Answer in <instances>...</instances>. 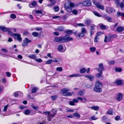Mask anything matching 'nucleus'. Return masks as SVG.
Segmentation results:
<instances>
[{"instance_id": "nucleus-44", "label": "nucleus", "mask_w": 124, "mask_h": 124, "mask_svg": "<svg viewBox=\"0 0 124 124\" xmlns=\"http://www.w3.org/2000/svg\"><path fill=\"white\" fill-rule=\"evenodd\" d=\"M90 49L91 51L92 52H93L95 51L96 50V48L95 47H91L90 48Z\"/></svg>"}, {"instance_id": "nucleus-42", "label": "nucleus", "mask_w": 124, "mask_h": 124, "mask_svg": "<svg viewBox=\"0 0 124 124\" xmlns=\"http://www.w3.org/2000/svg\"><path fill=\"white\" fill-rule=\"evenodd\" d=\"M93 13L95 15L99 17L101 16L96 11H93Z\"/></svg>"}, {"instance_id": "nucleus-2", "label": "nucleus", "mask_w": 124, "mask_h": 124, "mask_svg": "<svg viewBox=\"0 0 124 124\" xmlns=\"http://www.w3.org/2000/svg\"><path fill=\"white\" fill-rule=\"evenodd\" d=\"M57 110L53 109L52 110V113H51L49 112H44L43 113L48 114L47 118L48 121H51V119L56 114Z\"/></svg>"}, {"instance_id": "nucleus-17", "label": "nucleus", "mask_w": 124, "mask_h": 124, "mask_svg": "<svg viewBox=\"0 0 124 124\" xmlns=\"http://www.w3.org/2000/svg\"><path fill=\"white\" fill-rule=\"evenodd\" d=\"M0 29L1 31L4 32L8 31L10 30V28H6L5 27L2 26H0Z\"/></svg>"}, {"instance_id": "nucleus-41", "label": "nucleus", "mask_w": 124, "mask_h": 124, "mask_svg": "<svg viewBox=\"0 0 124 124\" xmlns=\"http://www.w3.org/2000/svg\"><path fill=\"white\" fill-rule=\"evenodd\" d=\"M107 114L110 115H113V114L112 110L111 109L108 110L107 112Z\"/></svg>"}, {"instance_id": "nucleus-26", "label": "nucleus", "mask_w": 124, "mask_h": 124, "mask_svg": "<svg viewBox=\"0 0 124 124\" xmlns=\"http://www.w3.org/2000/svg\"><path fill=\"white\" fill-rule=\"evenodd\" d=\"M117 85H121L123 84L122 81L121 80H117L116 82Z\"/></svg>"}, {"instance_id": "nucleus-18", "label": "nucleus", "mask_w": 124, "mask_h": 124, "mask_svg": "<svg viewBox=\"0 0 124 124\" xmlns=\"http://www.w3.org/2000/svg\"><path fill=\"white\" fill-rule=\"evenodd\" d=\"M117 100V101H121L122 98V96L121 93H119L116 96Z\"/></svg>"}, {"instance_id": "nucleus-57", "label": "nucleus", "mask_w": 124, "mask_h": 124, "mask_svg": "<svg viewBox=\"0 0 124 124\" xmlns=\"http://www.w3.org/2000/svg\"><path fill=\"white\" fill-rule=\"evenodd\" d=\"M35 60L37 62H42V59L40 58H39L38 59H36Z\"/></svg>"}, {"instance_id": "nucleus-13", "label": "nucleus", "mask_w": 124, "mask_h": 124, "mask_svg": "<svg viewBox=\"0 0 124 124\" xmlns=\"http://www.w3.org/2000/svg\"><path fill=\"white\" fill-rule=\"evenodd\" d=\"M95 5L98 8L101 9L103 10H104V6L99 3H96L95 4Z\"/></svg>"}, {"instance_id": "nucleus-36", "label": "nucleus", "mask_w": 124, "mask_h": 124, "mask_svg": "<svg viewBox=\"0 0 124 124\" xmlns=\"http://www.w3.org/2000/svg\"><path fill=\"white\" fill-rule=\"evenodd\" d=\"M32 35L34 37H37L38 36L39 34L37 32H34L32 33Z\"/></svg>"}, {"instance_id": "nucleus-20", "label": "nucleus", "mask_w": 124, "mask_h": 124, "mask_svg": "<svg viewBox=\"0 0 124 124\" xmlns=\"http://www.w3.org/2000/svg\"><path fill=\"white\" fill-rule=\"evenodd\" d=\"M85 77L89 79L91 81H93L94 79L93 76L92 75H85Z\"/></svg>"}, {"instance_id": "nucleus-62", "label": "nucleus", "mask_w": 124, "mask_h": 124, "mask_svg": "<svg viewBox=\"0 0 124 124\" xmlns=\"http://www.w3.org/2000/svg\"><path fill=\"white\" fill-rule=\"evenodd\" d=\"M6 74L7 76L10 77L11 75V74L9 72H6Z\"/></svg>"}, {"instance_id": "nucleus-21", "label": "nucleus", "mask_w": 124, "mask_h": 124, "mask_svg": "<svg viewBox=\"0 0 124 124\" xmlns=\"http://www.w3.org/2000/svg\"><path fill=\"white\" fill-rule=\"evenodd\" d=\"M99 25L100 28L102 30L107 29L108 28V27L106 25H104L102 24H100Z\"/></svg>"}, {"instance_id": "nucleus-35", "label": "nucleus", "mask_w": 124, "mask_h": 124, "mask_svg": "<svg viewBox=\"0 0 124 124\" xmlns=\"http://www.w3.org/2000/svg\"><path fill=\"white\" fill-rule=\"evenodd\" d=\"M57 29L60 31H62L64 30V28L63 27L60 26L58 27Z\"/></svg>"}, {"instance_id": "nucleus-11", "label": "nucleus", "mask_w": 124, "mask_h": 124, "mask_svg": "<svg viewBox=\"0 0 124 124\" xmlns=\"http://www.w3.org/2000/svg\"><path fill=\"white\" fill-rule=\"evenodd\" d=\"M106 11L108 13H110L113 12H115L116 10L112 8L108 7L106 8Z\"/></svg>"}, {"instance_id": "nucleus-46", "label": "nucleus", "mask_w": 124, "mask_h": 124, "mask_svg": "<svg viewBox=\"0 0 124 124\" xmlns=\"http://www.w3.org/2000/svg\"><path fill=\"white\" fill-rule=\"evenodd\" d=\"M91 119L92 120H95L97 119V118L94 115L91 117Z\"/></svg>"}, {"instance_id": "nucleus-37", "label": "nucleus", "mask_w": 124, "mask_h": 124, "mask_svg": "<svg viewBox=\"0 0 124 124\" xmlns=\"http://www.w3.org/2000/svg\"><path fill=\"white\" fill-rule=\"evenodd\" d=\"M65 32L67 34H72V31L70 30L66 31Z\"/></svg>"}, {"instance_id": "nucleus-55", "label": "nucleus", "mask_w": 124, "mask_h": 124, "mask_svg": "<svg viewBox=\"0 0 124 124\" xmlns=\"http://www.w3.org/2000/svg\"><path fill=\"white\" fill-rule=\"evenodd\" d=\"M69 6L71 8L73 7L74 6V4L73 3L70 2V3Z\"/></svg>"}, {"instance_id": "nucleus-43", "label": "nucleus", "mask_w": 124, "mask_h": 124, "mask_svg": "<svg viewBox=\"0 0 124 124\" xmlns=\"http://www.w3.org/2000/svg\"><path fill=\"white\" fill-rule=\"evenodd\" d=\"M115 70L116 72H121L122 70L121 68H116L115 69Z\"/></svg>"}, {"instance_id": "nucleus-33", "label": "nucleus", "mask_w": 124, "mask_h": 124, "mask_svg": "<svg viewBox=\"0 0 124 124\" xmlns=\"http://www.w3.org/2000/svg\"><path fill=\"white\" fill-rule=\"evenodd\" d=\"M86 71V70L85 68H83L81 69L80 70V72L81 73H85Z\"/></svg>"}, {"instance_id": "nucleus-48", "label": "nucleus", "mask_w": 124, "mask_h": 124, "mask_svg": "<svg viewBox=\"0 0 124 124\" xmlns=\"http://www.w3.org/2000/svg\"><path fill=\"white\" fill-rule=\"evenodd\" d=\"M10 17L12 19H15L16 18V16L14 14H12L10 15Z\"/></svg>"}, {"instance_id": "nucleus-40", "label": "nucleus", "mask_w": 124, "mask_h": 124, "mask_svg": "<svg viewBox=\"0 0 124 124\" xmlns=\"http://www.w3.org/2000/svg\"><path fill=\"white\" fill-rule=\"evenodd\" d=\"M38 89V88L36 87H35L33 88L31 90L32 92L33 93H35Z\"/></svg>"}, {"instance_id": "nucleus-29", "label": "nucleus", "mask_w": 124, "mask_h": 124, "mask_svg": "<svg viewBox=\"0 0 124 124\" xmlns=\"http://www.w3.org/2000/svg\"><path fill=\"white\" fill-rule=\"evenodd\" d=\"M104 17L108 21L110 22H111L112 19L109 16H107L106 15H104Z\"/></svg>"}, {"instance_id": "nucleus-31", "label": "nucleus", "mask_w": 124, "mask_h": 124, "mask_svg": "<svg viewBox=\"0 0 124 124\" xmlns=\"http://www.w3.org/2000/svg\"><path fill=\"white\" fill-rule=\"evenodd\" d=\"M117 15L118 16H121L124 17V13L121 12H117Z\"/></svg>"}, {"instance_id": "nucleus-53", "label": "nucleus", "mask_w": 124, "mask_h": 124, "mask_svg": "<svg viewBox=\"0 0 124 124\" xmlns=\"http://www.w3.org/2000/svg\"><path fill=\"white\" fill-rule=\"evenodd\" d=\"M57 97V95H54L52 96L51 97V98L53 100H54L56 99Z\"/></svg>"}, {"instance_id": "nucleus-12", "label": "nucleus", "mask_w": 124, "mask_h": 124, "mask_svg": "<svg viewBox=\"0 0 124 124\" xmlns=\"http://www.w3.org/2000/svg\"><path fill=\"white\" fill-rule=\"evenodd\" d=\"M95 26L94 25H92L90 26V35L91 36L94 33V27Z\"/></svg>"}, {"instance_id": "nucleus-47", "label": "nucleus", "mask_w": 124, "mask_h": 124, "mask_svg": "<svg viewBox=\"0 0 124 124\" xmlns=\"http://www.w3.org/2000/svg\"><path fill=\"white\" fill-rule=\"evenodd\" d=\"M52 60H49L47 61L46 62V64H50L52 63Z\"/></svg>"}, {"instance_id": "nucleus-19", "label": "nucleus", "mask_w": 124, "mask_h": 124, "mask_svg": "<svg viewBox=\"0 0 124 124\" xmlns=\"http://www.w3.org/2000/svg\"><path fill=\"white\" fill-rule=\"evenodd\" d=\"M65 8L67 12H71L72 11V8L69 6H66V5H65Z\"/></svg>"}, {"instance_id": "nucleus-64", "label": "nucleus", "mask_w": 124, "mask_h": 124, "mask_svg": "<svg viewBox=\"0 0 124 124\" xmlns=\"http://www.w3.org/2000/svg\"><path fill=\"white\" fill-rule=\"evenodd\" d=\"M120 117L119 116H117L115 117V119L117 121L119 120L120 119Z\"/></svg>"}, {"instance_id": "nucleus-50", "label": "nucleus", "mask_w": 124, "mask_h": 124, "mask_svg": "<svg viewBox=\"0 0 124 124\" xmlns=\"http://www.w3.org/2000/svg\"><path fill=\"white\" fill-rule=\"evenodd\" d=\"M54 10L55 11H57L59 10V8L57 6H55L54 8Z\"/></svg>"}, {"instance_id": "nucleus-38", "label": "nucleus", "mask_w": 124, "mask_h": 124, "mask_svg": "<svg viewBox=\"0 0 124 124\" xmlns=\"http://www.w3.org/2000/svg\"><path fill=\"white\" fill-rule=\"evenodd\" d=\"M85 23L87 24H89L91 23V20L89 19H86L85 20Z\"/></svg>"}, {"instance_id": "nucleus-30", "label": "nucleus", "mask_w": 124, "mask_h": 124, "mask_svg": "<svg viewBox=\"0 0 124 124\" xmlns=\"http://www.w3.org/2000/svg\"><path fill=\"white\" fill-rule=\"evenodd\" d=\"M90 108L92 109H93L95 110H97L99 109V107L98 106H95L90 107Z\"/></svg>"}, {"instance_id": "nucleus-1", "label": "nucleus", "mask_w": 124, "mask_h": 124, "mask_svg": "<svg viewBox=\"0 0 124 124\" xmlns=\"http://www.w3.org/2000/svg\"><path fill=\"white\" fill-rule=\"evenodd\" d=\"M102 84L100 81H96L94 87L93 88V91L95 92L101 93L102 91L101 87Z\"/></svg>"}, {"instance_id": "nucleus-9", "label": "nucleus", "mask_w": 124, "mask_h": 124, "mask_svg": "<svg viewBox=\"0 0 124 124\" xmlns=\"http://www.w3.org/2000/svg\"><path fill=\"white\" fill-rule=\"evenodd\" d=\"M91 2L89 0H86L84 1L82 3V5L85 6H89L91 5Z\"/></svg>"}, {"instance_id": "nucleus-7", "label": "nucleus", "mask_w": 124, "mask_h": 124, "mask_svg": "<svg viewBox=\"0 0 124 124\" xmlns=\"http://www.w3.org/2000/svg\"><path fill=\"white\" fill-rule=\"evenodd\" d=\"M42 10H34L33 11L32 13L33 14H34L35 15L39 16L40 15H41V16H42L41 15L42 14Z\"/></svg>"}, {"instance_id": "nucleus-28", "label": "nucleus", "mask_w": 124, "mask_h": 124, "mask_svg": "<svg viewBox=\"0 0 124 124\" xmlns=\"http://www.w3.org/2000/svg\"><path fill=\"white\" fill-rule=\"evenodd\" d=\"M84 93V90H82L79 92L77 93V95L78 96H82L83 95Z\"/></svg>"}, {"instance_id": "nucleus-16", "label": "nucleus", "mask_w": 124, "mask_h": 124, "mask_svg": "<svg viewBox=\"0 0 124 124\" xmlns=\"http://www.w3.org/2000/svg\"><path fill=\"white\" fill-rule=\"evenodd\" d=\"M37 5V2L36 1H34L31 3L29 4V6L31 8H32L36 6Z\"/></svg>"}, {"instance_id": "nucleus-32", "label": "nucleus", "mask_w": 124, "mask_h": 124, "mask_svg": "<svg viewBox=\"0 0 124 124\" xmlns=\"http://www.w3.org/2000/svg\"><path fill=\"white\" fill-rule=\"evenodd\" d=\"M100 73H98L96 75V77L97 78L101 77L102 74V71H99Z\"/></svg>"}, {"instance_id": "nucleus-51", "label": "nucleus", "mask_w": 124, "mask_h": 124, "mask_svg": "<svg viewBox=\"0 0 124 124\" xmlns=\"http://www.w3.org/2000/svg\"><path fill=\"white\" fill-rule=\"evenodd\" d=\"M69 104L71 106H74L75 105V103L73 100L71 101H69Z\"/></svg>"}, {"instance_id": "nucleus-54", "label": "nucleus", "mask_w": 124, "mask_h": 124, "mask_svg": "<svg viewBox=\"0 0 124 124\" xmlns=\"http://www.w3.org/2000/svg\"><path fill=\"white\" fill-rule=\"evenodd\" d=\"M77 25L80 27H84L85 26V25L82 23H79L77 24Z\"/></svg>"}, {"instance_id": "nucleus-8", "label": "nucleus", "mask_w": 124, "mask_h": 124, "mask_svg": "<svg viewBox=\"0 0 124 124\" xmlns=\"http://www.w3.org/2000/svg\"><path fill=\"white\" fill-rule=\"evenodd\" d=\"M23 113L26 115H28L30 114L31 115H32L35 114V112L32 111H31L29 109H27L24 111L23 112Z\"/></svg>"}, {"instance_id": "nucleus-49", "label": "nucleus", "mask_w": 124, "mask_h": 124, "mask_svg": "<svg viewBox=\"0 0 124 124\" xmlns=\"http://www.w3.org/2000/svg\"><path fill=\"white\" fill-rule=\"evenodd\" d=\"M8 105H7L5 106H4V108L3 110V111L4 112H5L6 111L8 108Z\"/></svg>"}, {"instance_id": "nucleus-56", "label": "nucleus", "mask_w": 124, "mask_h": 124, "mask_svg": "<svg viewBox=\"0 0 124 124\" xmlns=\"http://www.w3.org/2000/svg\"><path fill=\"white\" fill-rule=\"evenodd\" d=\"M73 13L75 15H77L78 13V11L76 10L75 9L73 10L72 11Z\"/></svg>"}, {"instance_id": "nucleus-5", "label": "nucleus", "mask_w": 124, "mask_h": 124, "mask_svg": "<svg viewBox=\"0 0 124 124\" xmlns=\"http://www.w3.org/2000/svg\"><path fill=\"white\" fill-rule=\"evenodd\" d=\"M86 31L85 28L84 27L81 28V31L80 33H78L77 36L78 37L81 38L84 36V34L86 33Z\"/></svg>"}, {"instance_id": "nucleus-34", "label": "nucleus", "mask_w": 124, "mask_h": 124, "mask_svg": "<svg viewBox=\"0 0 124 124\" xmlns=\"http://www.w3.org/2000/svg\"><path fill=\"white\" fill-rule=\"evenodd\" d=\"M80 76V75L79 74H74L72 75H70L69 76V77H79Z\"/></svg>"}, {"instance_id": "nucleus-3", "label": "nucleus", "mask_w": 124, "mask_h": 124, "mask_svg": "<svg viewBox=\"0 0 124 124\" xmlns=\"http://www.w3.org/2000/svg\"><path fill=\"white\" fill-rule=\"evenodd\" d=\"M10 31H11L10 30L8 31V33L9 35L11 36H14L15 37V38L17 39L19 41H22V39L20 37L21 35L20 34L17 33L13 34V33Z\"/></svg>"}, {"instance_id": "nucleus-60", "label": "nucleus", "mask_w": 124, "mask_h": 124, "mask_svg": "<svg viewBox=\"0 0 124 124\" xmlns=\"http://www.w3.org/2000/svg\"><path fill=\"white\" fill-rule=\"evenodd\" d=\"M99 38L98 37V36H96L95 38L94 39V41L95 42H97L98 41Z\"/></svg>"}, {"instance_id": "nucleus-63", "label": "nucleus", "mask_w": 124, "mask_h": 124, "mask_svg": "<svg viewBox=\"0 0 124 124\" xmlns=\"http://www.w3.org/2000/svg\"><path fill=\"white\" fill-rule=\"evenodd\" d=\"M120 7L121 8H123L124 7V4L123 3H121L119 4Z\"/></svg>"}, {"instance_id": "nucleus-15", "label": "nucleus", "mask_w": 124, "mask_h": 124, "mask_svg": "<svg viewBox=\"0 0 124 124\" xmlns=\"http://www.w3.org/2000/svg\"><path fill=\"white\" fill-rule=\"evenodd\" d=\"M99 67L100 68H96V69H97L98 71H102L104 69L103 65L102 63H100L99 65Z\"/></svg>"}, {"instance_id": "nucleus-6", "label": "nucleus", "mask_w": 124, "mask_h": 124, "mask_svg": "<svg viewBox=\"0 0 124 124\" xmlns=\"http://www.w3.org/2000/svg\"><path fill=\"white\" fill-rule=\"evenodd\" d=\"M63 37H56L54 39V41L56 42L63 43Z\"/></svg>"}, {"instance_id": "nucleus-24", "label": "nucleus", "mask_w": 124, "mask_h": 124, "mask_svg": "<svg viewBox=\"0 0 124 124\" xmlns=\"http://www.w3.org/2000/svg\"><path fill=\"white\" fill-rule=\"evenodd\" d=\"M63 48V46L62 45H59L57 49L58 51L60 52H63L64 51H63L62 52Z\"/></svg>"}, {"instance_id": "nucleus-58", "label": "nucleus", "mask_w": 124, "mask_h": 124, "mask_svg": "<svg viewBox=\"0 0 124 124\" xmlns=\"http://www.w3.org/2000/svg\"><path fill=\"white\" fill-rule=\"evenodd\" d=\"M34 109L38 110V107H36L34 106L33 105H32L31 106Z\"/></svg>"}, {"instance_id": "nucleus-52", "label": "nucleus", "mask_w": 124, "mask_h": 124, "mask_svg": "<svg viewBox=\"0 0 124 124\" xmlns=\"http://www.w3.org/2000/svg\"><path fill=\"white\" fill-rule=\"evenodd\" d=\"M115 62L114 61H109L108 62V64L109 65H112L114 64Z\"/></svg>"}, {"instance_id": "nucleus-10", "label": "nucleus", "mask_w": 124, "mask_h": 124, "mask_svg": "<svg viewBox=\"0 0 124 124\" xmlns=\"http://www.w3.org/2000/svg\"><path fill=\"white\" fill-rule=\"evenodd\" d=\"M31 42V40L26 38L25 39L23 40V42L22 44L23 46H26L28 45V43H30Z\"/></svg>"}, {"instance_id": "nucleus-25", "label": "nucleus", "mask_w": 124, "mask_h": 124, "mask_svg": "<svg viewBox=\"0 0 124 124\" xmlns=\"http://www.w3.org/2000/svg\"><path fill=\"white\" fill-rule=\"evenodd\" d=\"M18 95H20L21 96H23V94L21 92H18L17 93H16L14 94V96L15 97H17Z\"/></svg>"}, {"instance_id": "nucleus-23", "label": "nucleus", "mask_w": 124, "mask_h": 124, "mask_svg": "<svg viewBox=\"0 0 124 124\" xmlns=\"http://www.w3.org/2000/svg\"><path fill=\"white\" fill-rule=\"evenodd\" d=\"M124 30V28L122 27L119 26L117 27L116 29V31L118 32H120L123 31Z\"/></svg>"}, {"instance_id": "nucleus-45", "label": "nucleus", "mask_w": 124, "mask_h": 124, "mask_svg": "<svg viewBox=\"0 0 124 124\" xmlns=\"http://www.w3.org/2000/svg\"><path fill=\"white\" fill-rule=\"evenodd\" d=\"M56 70L57 71H59L60 72L62 71V68L61 67H57Z\"/></svg>"}, {"instance_id": "nucleus-14", "label": "nucleus", "mask_w": 124, "mask_h": 124, "mask_svg": "<svg viewBox=\"0 0 124 124\" xmlns=\"http://www.w3.org/2000/svg\"><path fill=\"white\" fill-rule=\"evenodd\" d=\"M63 42H66L72 40L73 38L70 37H67L66 35L65 37H63Z\"/></svg>"}, {"instance_id": "nucleus-22", "label": "nucleus", "mask_w": 124, "mask_h": 124, "mask_svg": "<svg viewBox=\"0 0 124 124\" xmlns=\"http://www.w3.org/2000/svg\"><path fill=\"white\" fill-rule=\"evenodd\" d=\"M111 38L110 36L108 37L107 36H105L104 41L105 42H106L109 41H110Z\"/></svg>"}, {"instance_id": "nucleus-59", "label": "nucleus", "mask_w": 124, "mask_h": 124, "mask_svg": "<svg viewBox=\"0 0 124 124\" xmlns=\"http://www.w3.org/2000/svg\"><path fill=\"white\" fill-rule=\"evenodd\" d=\"M51 4L53 5H54L55 3H56V0H53L52 1H51Z\"/></svg>"}, {"instance_id": "nucleus-27", "label": "nucleus", "mask_w": 124, "mask_h": 124, "mask_svg": "<svg viewBox=\"0 0 124 124\" xmlns=\"http://www.w3.org/2000/svg\"><path fill=\"white\" fill-rule=\"evenodd\" d=\"M28 56L29 57L33 59H36V55L34 54H31L29 55Z\"/></svg>"}, {"instance_id": "nucleus-61", "label": "nucleus", "mask_w": 124, "mask_h": 124, "mask_svg": "<svg viewBox=\"0 0 124 124\" xmlns=\"http://www.w3.org/2000/svg\"><path fill=\"white\" fill-rule=\"evenodd\" d=\"M73 101H74V102L78 103V98H75L73 99Z\"/></svg>"}, {"instance_id": "nucleus-39", "label": "nucleus", "mask_w": 124, "mask_h": 124, "mask_svg": "<svg viewBox=\"0 0 124 124\" xmlns=\"http://www.w3.org/2000/svg\"><path fill=\"white\" fill-rule=\"evenodd\" d=\"M74 117L79 118L80 117V115L78 113H76L73 114Z\"/></svg>"}, {"instance_id": "nucleus-4", "label": "nucleus", "mask_w": 124, "mask_h": 124, "mask_svg": "<svg viewBox=\"0 0 124 124\" xmlns=\"http://www.w3.org/2000/svg\"><path fill=\"white\" fill-rule=\"evenodd\" d=\"M70 90L69 89L64 88L61 90V91L63 95L70 96L73 94L74 92H72L71 93L68 92Z\"/></svg>"}]
</instances>
